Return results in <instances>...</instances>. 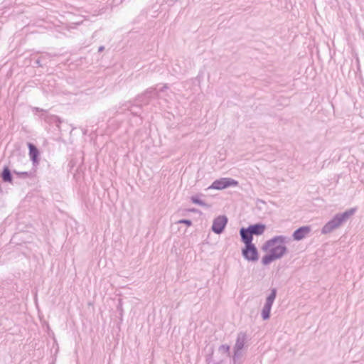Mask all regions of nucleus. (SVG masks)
Segmentation results:
<instances>
[{
	"mask_svg": "<svg viewBox=\"0 0 364 364\" xmlns=\"http://www.w3.org/2000/svg\"><path fill=\"white\" fill-rule=\"evenodd\" d=\"M178 223L185 224L187 226H191L192 225V221L188 219H181L178 221Z\"/></svg>",
	"mask_w": 364,
	"mask_h": 364,
	"instance_id": "nucleus-20",
	"label": "nucleus"
},
{
	"mask_svg": "<svg viewBox=\"0 0 364 364\" xmlns=\"http://www.w3.org/2000/svg\"><path fill=\"white\" fill-rule=\"evenodd\" d=\"M168 87V85L166 84H165L161 88H160L159 90H157L158 91V97H159V92H164L166 90H167Z\"/></svg>",
	"mask_w": 364,
	"mask_h": 364,
	"instance_id": "nucleus-21",
	"label": "nucleus"
},
{
	"mask_svg": "<svg viewBox=\"0 0 364 364\" xmlns=\"http://www.w3.org/2000/svg\"><path fill=\"white\" fill-rule=\"evenodd\" d=\"M277 291L276 288H273L271 289V293L266 299V301L264 304L265 305L272 306V304H273V303L276 299V296H277Z\"/></svg>",
	"mask_w": 364,
	"mask_h": 364,
	"instance_id": "nucleus-14",
	"label": "nucleus"
},
{
	"mask_svg": "<svg viewBox=\"0 0 364 364\" xmlns=\"http://www.w3.org/2000/svg\"><path fill=\"white\" fill-rule=\"evenodd\" d=\"M44 119L48 122L55 123L57 126H59V124L62 122L61 119L55 115L46 116Z\"/></svg>",
	"mask_w": 364,
	"mask_h": 364,
	"instance_id": "nucleus-18",
	"label": "nucleus"
},
{
	"mask_svg": "<svg viewBox=\"0 0 364 364\" xmlns=\"http://www.w3.org/2000/svg\"><path fill=\"white\" fill-rule=\"evenodd\" d=\"M274 260L276 258L269 252L262 258V263L263 265H268Z\"/></svg>",
	"mask_w": 364,
	"mask_h": 364,
	"instance_id": "nucleus-16",
	"label": "nucleus"
},
{
	"mask_svg": "<svg viewBox=\"0 0 364 364\" xmlns=\"http://www.w3.org/2000/svg\"><path fill=\"white\" fill-rule=\"evenodd\" d=\"M245 341L246 333L243 332L239 333L234 346V360H235L236 358H238L240 355V351L244 348Z\"/></svg>",
	"mask_w": 364,
	"mask_h": 364,
	"instance_id": "nucleus-7",
	"label": "nucleus"
},
{
	"mask_svg": "<svg viewBox=\"0 0 364 364\" xmlns=\"http://www.w3.org/2000/svg\"><path fill=\"white\" fill-rule=\"evenodd\" d=\"M35 63H36L38 66H40V67H41V66H42V65H41V58H38V59L36 60Z\"/></svg>",
	"mask_w": 364,
	"mask_h": 364,
	"instance_id": "nucleus-22",
	"label": "nucleus"
},
{
	"mask_svg": "<svg viewBox=\"0 0 364 364\" xmlns=\"http://www.w3.org/2000/svg\"><path fill=\"white\" fill-rule=\"evenodd\" d=\"M311 228L309 225L301 226L297 228L292 234V237L296 241H300L305 238L310 232Z\"/></svg>",
	"mask_w": 364,
	"mask_h": 364,
	"instance_id": "nucleus-8",
	"label": "nucleus"
},
{
	"mask_svg": "<svg viewBox=\"0 0 364 364\" xmlns=\"http://www.w3.org/2000/svg\"><path fill=\"white\" fill-rule=\"evenodd\" d=\"M191 212H193V213H196L198 211V210L195 209V208H193L191 210Z\"/></svg>",
	"mask_w": 364,
	"mask_h": 364,
	"instance_id": "nucleus-24",
	"label": "nucleus"
},
{
	"mask_svg": "<svg viewBox=\"0 0 364 364\" xmlns=\"http://www.w3.org/2000/svg\"><path fill=\"white\" fill-rule=\"evenodd\" d=\"M13 173L20 178L26 179L28 178H33L34 176V171H17L16 170L13 171Z\"/></svg>",
	"mask_w": 364,
	"mask_h": 364,
	"instance_id": "nucleus-13",
	"label": "nucleus"
},
{
	"mask_svg": "<svg viewBox=\"0 0 364 364\" xmlns=\"http://www.w3.org/2000/svg\"><path fill=\"white\" fill-rule=\"evenodd\" d=\"M191 200L193 203L199 205L203 207H208L209 206L203 200H200L198 196H192L191 197Z\"/></svg>",
	"mask_w": 364,
	"mask_h": 364,
	"instance_id": "nucleus-17",
	"label": "nucleus"
},
{
	"mask_svg": "<svg viewBox=\"0 0 364 364\" xmlns=\"http://www.w3.org/2000/svg\"><path fill=\"white\" fill-rule=\"evenodd\" d=\"M238 185V182L231 178H221L215 180L213 183L208 188V189H215L223 190L228 187H234Z\"/></svg>",
	"mask_w": 364,
	"mask_h": 364,
	"instance_id": "nucleus-4",
	"label": "nucleus"
},
{
	"mask_svg": "<svg viewBox=\"0 0 364 364\" xmlns=\"http://www.w3.org/2000/svg\"><path fill=\"white\" fill-rule=\"evenodd\" d=\"M218 350L222 353H228L229 355L230 346L228 344H223L219 347Z\"/></svg>",
	"mask_w": 364,
	"mask_h": 364,
	"instance_id": "nucleus-19",
	"label": "nucleus"
},
{
	"mask_svg": "<svg viewBox=\"0 0 364 364\" xmlns=\"http://www.w3.org/2000/svg\"><path fill=\"white\" fill-rule=\"evenodd\" d=\"M291 239L284 235H277L274 237L267 240L263 245L262 250L267 251L269 248V252L276 258V259L282 258L288 250L284 245L286 243L289 242Z\"/></svg>",
	"mask_w": 364,
	"mask_h": 364,
	"instance_id": "nucleus-1",
	"label": "nucleus"
},
{
	"mask_svg": "<svg viewBox=\"0 0 364 364\" xmlns=\"http://www.w3.org/2000/svg\"><path fill=\"white\" fill-rule=\"evenodd\" d=\"M272 306L265 305L264 306L262 311V318L263 320H267L270 317V311H271Z\"/></svg>",
	"mask_w": 364,
	"mask_h": 364,
	"instance_id": "nucleus-15",
	"label": "nucleus"
},
{
	"mask_svg": "<svg viewBox=\"0 0 364 364\" xmlns=\"http://www.w3.org/2000/svg\"><path fill=\"white\" fill-rule=\"evenodd\" d=\"M36 109L37 111H40V109H39V108H38V107H37V108H36ZM41 111H42V109H41Z\"/></svg>",
	"mask_w": 364,
	"mask_h": 364,
	"instance_id": "nucleus-25",
	"label": "nucleus"
},
{
	"mask_svg": "<svg viewBox=\"0 0 364 364\" xmlns=\"http://www.w3.org/2000/svg\"><path fill=\"white\" fill-rule=\"evenodd\" d=\"M242 257L249 262H257L259 259V252L255 244L245 245L242 249Z\"/></svg>",
	"mask_w": 364,
	"mask_h": 364,
	"instance_id": "nucleus-5",
	"label": "nucleus"
},
{
	"mask_svg": "<svg viewBox=\"0 0 364 364\" xmlns=\"http://www.w3.org/2000/svg\"><path fill=\"white\" fill-rule=\"evenodd\" d=\"M253 235H261L264 233L266 226L262 223H256L248 226Z\"/></svg>",
	"mask_w": 364,
	"mask_h": 364,
	"instance_id": "nucleus-11",
	"label": "nucleus"
},
{
	"mask_svg": "<svg viewBox=\"0 0 364 364\" xmlns=\"http://www.w3.org/2000/svg\"><path fill=\"white\" fill-rule=\"evenodd\" d=\"M1 177L4 182H7L10 183H13V176L11 174V171L7 166H5L3 168L2 172L1 173Z\"/></svg>",
	"mask_w": 364,
	"mask_h": 364,
	"instance_id": "nucleus-12",
	"label": "nucleus"
},
{
	"mask_svg": "<svg viewBox=\"0 0 364 364\" xmlns=\"http://www.w3.org/2000/svg\"><path fill=\"white\" fill-rule=\"evenodd\" d=\"M155 97L158 98L157 89L156 87H151L147 88L144 92L136 95L134 102H127L124 106L130 110L133 114L137 115L138 111H134L132 107H136L140 110L143 105H149L151 100Z\"/></svg>",
	"mask_w": 364,
	"mask_h": 364,
	"instance_id": "nucleus-2",
	"label": "nucleus"
},
{
	"mask_svg": "<svg viewBox=\"0 0 364 364\" xmlns=\"http://www.w3.org/2000/svg\"><path fill=\"white\" fill-rule=\"evenodd\" d=\"M228 223V218L225 215H220L213 220L211 230L215 234H221Z\"/></svg>",
	"mask_w": 364,
	"mask_h": 364,
	"instance_id": "nucleus-6",
	"label": "nucleus"
},
{
	"mask_svg": "<svg viewBox=\"0 0 364 364\" xmlns=\"http://www.w3.org/2000/svg\"><path fill=\"white\" fill-rule=\"evenodd\" d=\"M356 211V208H352L343 213H337L335 216L326 223L321 229L322 234H328L339 228L346 223Z\"/></svg>",
	"mask_w": 364,
	"mask_h": 364,
	"instance_id": "nucleus-3",
	"label": "nucleus"
},
{
	"mask_svg": "<svg viewBox=\"0 0 364 364\" xmlns=\"http://www.w3.org/2000/svg\"><path fill=\"white\" fill-rule=\"evenodd\" d=\"M240 235L241 237V241L245 244V245L252 243L253 235L249 227L240 228Z\"/></svg>",
	"mask_w": 364,
	"mask_h": 364,
	"instance_id": "nucleus-9",
	"label": "nucleus"
},
{
	"mask_svg": "<svg viewBox=\"0 0 364 364\" xmlns=\"http://www.w3.org/2000/svg\"><path fill=\"white\" fill-rule=\"evenodd\" d=\"M104 49H105V47L103 46H101L99 47L98 51L99 52H102V51L104 50Z\"/></svg>",
	"mask_w": 364,
	"mask_h": 364,
	"instance_id": "nucleus-23",
	"label": "nucleus"
},
{
	"mask_svg": "<svg viewBox=\"0 0 364 364\" xmlns=\"http://www.w3.org/2000/svg\"><path fill=\"white\" fill-rule=\"evenodd\" d=\"M29 150V156L34 166H37L39 164V151L38 148L32 143L28 144Z\"/></svg>",
	"mask_w": 364,
	"mask_h": 364,
	"instance_id": "nucleus-10",
	"label": "nucleus"
}]
</instances>
